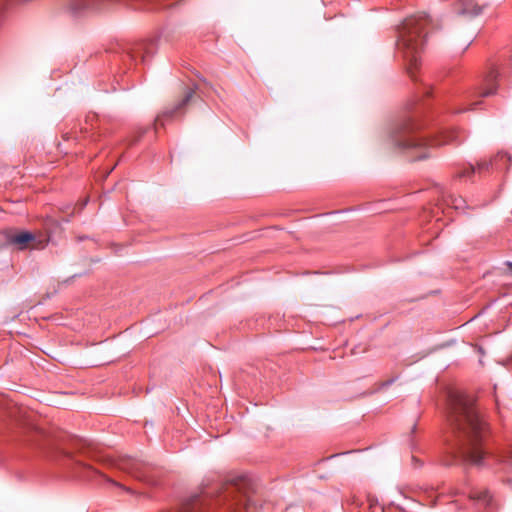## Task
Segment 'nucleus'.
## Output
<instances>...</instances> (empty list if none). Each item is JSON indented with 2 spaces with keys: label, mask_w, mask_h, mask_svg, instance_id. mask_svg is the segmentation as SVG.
I'll list each match as a JSON object with an SVG mask.
<instances>
[{
  "label": "nucleus",
  "mask_w": 512,
  "mask_h": 512,
  "mask_svg": "<svg viewBox=\"0 0 512 512\" xmlns=\"http://www.w3.org/2000/svg\"><path fill=\"white\" fill-rule=\"evenodd\" d=\"M448 400V419L455 434L458 456L471 464L484 465L487 457L483 447L485 425L475 411L473 399L452 392Z\"/></svg>",
  "instance_id": "f257e3e1"
},
{
  "label": "nucleus",
  "mask_w": 512,
  "mask_h": 512,
  "mask_svg": "<svg viewBox=\"0 0 512 512\" xmlns=\"http://www.w3.org/2000/svg\"><path fill=\"white\" fill-rule=\"evenodd\" d=\"M421 123L416 116L411 115L402 120L391 133V141L395 147L411 153L413 160H422L429 156L428 150L431 147L445 144L460 143L463 140L460 132L456 129L444 130L441 137L427 139L419 137L417 132L421 129Z\"/></svg>",
  "instance_id": "f03ea898"
},
{
  "label": "nucleus",
  "mask_w": 512,
  "mask_h": 512,
  "mask_svg": "<svg viewBox=\"0 0 512 512\" xmlns=\"http://www.w3.org/2000/svg\"><path fill=\"white\" fill-rule=\"evenodd\" d=\"M430 19L426 14L406 18L398 31L397 48L406 63V69L412 79L421 64Z\"/></svg>",
  "instance_id": "7ed1b4c3"
},
{
  "label": "nucleus",
  "mask_w": 512,
  "mask_h": 512,
  "mask_svg": "<svg viewBox=\"0 0 512 512\" xmlns=\"http://www.w3.org/2000/svg\"><path fill=\"white\" fill-rule=\"evenodd\" d=\"M6 240L10 245L15 246L18 250L26 249H43L48 239L42 235H36L29 231L9 232Z\"/></svg>",
  "instance_id": "20e7f679"
},
{
  "label": "nucleus",
  "mask_w": 512,
  "mask_h": 512,
  "mask_svg": "<svg viewBox=\"0 0 512 512\" xmlns=\"http://www.w3.org/2000/svg\"><path fill=\"white\" fill-rule=\"evenodd\" d=\"M489 5V0H462L458 1L455 11L460 15L477 16Z\"/></svg>",
  "instance_id": "39448f33"
},
{
  "label": "nucleus",
  "mask_w": 512,
  "mask_h": 512,
  "mask_svg": "<svg viewBox=\"0 0 512 512\" xmlns=\"http://www.w3.org/2000/svg\"><path fill=\"white\" fill-rule=\"evenodd\" d=\"M498 73L496 70H490L483 81V84L478 90V94L481 97H487L496 93L498 88L497 83Z\"/></svg>",
  "instance_id": "423d86ee"
},
{
  "label": "nucleus",
  "mask_w": 512,
  "mask_h": 512,
  "mask_svg": "<svg viewBox=\"0 0 512 512\" xmlns=\"http://www.w3.org/2000/svg\"><path fill=\"white\" fill-rule=\"evenodd\" d=\"M490 170H495L494 166H492V161L491 160H481L477 163L476 166L470 164L469 166L463 168L461 171H459L456 174V177L457 178L470 177L475 172L483 173V172H488Z\"/></svg>",
  "instance_id": "0eeeda50"
},
{
  "label": "nucleus",
  "mask_w": 512,
  "mask_h": 512,
  "mask_svg": "<svg viewBox=\"0 0 512 512\" xmlns=\"http://www.w3.org/2000/svg\"><path fill=\"white\" fill-rule=\"evenodd\" d=\"M469 498L484 508L490 509L493 506V497L487 489H473Z\"/></svg>",
  "instance_id": "6e6552de"
},
{
  "label": "nucleus",
  "mask_w": 512,
  "mask_h": 512,
  "mask_svg": "<svg viewBox=\"0 0 512 512\" xmlns=\"http://www.w3.org/2000/svg\"><path fill=\"white\" fill-rule=\"evenodd\" d=\"M194 95V91L189 89L186 93H185V96L184 98L181 100V102L171 111H166L164 112L162 115L158 116L155 120V127L157 128L158 126H164V123H163V118H170L172 117L177 111H179L181 108H183L184 106H186L188 104V102L192 99Z\"/></svg>",
  "instance_id": "1a4fd4ad"
},
{
  "label": "nucleus",
  "mask_w": 512,
  "mask_h": 512,
  "mask_svg": "<svg viewBox=\"0 0 512 512\" xmlns=\"http://www.w3.org/2000/svg\"><path fill=\"white\" fill-rule=\"evenodd\" d=\"M490 160L495 170H507L510 166L511 156L506 152H499Z\"/></svg>",
  "instance_id": "9d476101"
},
{
  "label": "nucleus",
  "mask_w": 512,
  "mask_h": 512,
  "mask_svg": "<svg viewBox=\"0 0 512 512\" xmlns=\"http://www.w3.org/2000/svg\"><path fill=\"white\" fill-rule=\"evenodd\" d=\"M75 469L77 470V475L83 478H92L94 475L98 474L94 468L81 462H76Z\"/></svg>",
  "instance_id": "9b49d317"
},
{
  "label": "nucleus",
  "mask_w": 512,
  "mask_h": 512,
  "mask_svg": "<svg viewBox=\"0 0 512 512\" xmlns=\"http://www.w3.org/2000/svg\"><path fill=\"white\" fill-rule=\"evenodd\" d=\"M135 50L141 53L142 61H145L147 57L154 53V43L152 41L140 43Z\"/></svg>",
  "instance_id": "f8f14e48"
},
{
  "label": "nucleus",
  "mask_w": 512,
  "mask_h": 512,
  "mask_svg": "<svg viewBox=\"0 0 512 512\" xmlns=\"http://www.w3.org/2000/svg\"><path fill=\"white\" fill-rule=\"evenodd\" d=\"M138 466H139V463L136 462L135 460H132V459H125V460H122L119 464H118V467L122 470H125L127 471L128 473H131L133 474L134 476L136 477H139L137 475V470H138Z\"/></svg>",
  "instance_id": "ddd939ff"
},
{
  "label": "nucleus",
  "mask_w": 512,
  "mask_h": 512,
  "mask_svg": "<svg viewBox=\"0 0 512 512\" xmlns=\"http://www.w3.org/2000/svg\"><path fill=\"white\" fill-rule=\"evenodd\" d=\"M447 205L452 206L456 210H462L466 208V201L461 196L448 195L445 198Z\"/></svg>",
  "instance_id": "4468645a"
},
{
  "label": "nucleus",
  "mask_w": 512,
  "mask_h": 512,
  "mask_svg": "<svg viewBox=\"0 0 512 512\" xmlns=\"http://www.w3.org/2000/svg\"><path fill=\"white\" fill-rule=\"evenodd\" d=\"M497 461L512 467V447L507 452L497 457Z\"/></svg>",
  "instance_id": "2eb2a0df"
},
{
  "label": "nucleus",
  "mask_w": 512,
  "mask_h": 512,
  "mask_svg": "<svg viewBox=\"0 0 512 512\" xmlns=\"http://www.w3.org/2000/svg\"><path fill=\"white\" fill-rule=\"evenodd\" d=\"M507 266L509 267L510 271L512 272V262H508Z\"/></svg>",
  "instance_id": "dca6fc26"
}]
</instances>
